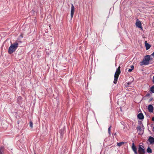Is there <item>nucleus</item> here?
<instances>
[{"label":"nucleus","instance_id":"nucleus-1","mask_svg":"<svg viewBox=\"0 0 154 154\" xmlns=\"http://www.w3.org/2000/svg\"><path fill=\"white\" fill-rule=\"evenodd\" d=\"M18 44L17 42L13 44H11L9 48L8 52L9 54H11L12 53L15 52L18 47Z\"/></svg>","mask_w":154,"mask_h":154},{"label":"nucleus","instance_id":"nucleus-2","mask_svg":"<svg viewBox=\"0 0 154 154\" xmlns=\"http://www.w3.org/2000/svg\"><path fill=\"white\" fill-rule=\"evenodd\" d=\"M150 57V56L149 55L145 56L143 60L140 62V65H147L149 64V61L151 59Z\"/></svg>","mask_w":154,"mask_h":154},{"label":"nucleus","instance_id":"nucleus-3","mask_svg":"<svg viewBox=\"0 0 154 154\" xmlns=\"http://www.w3.org/2000/svg\"><path fill=\"white\" fill-rule=\"evenodd\" d=\"M120 66H119L116 69L114 75V79L113 83L115 84H116L119 76L120 73Z\"/></svg>","mask_w":154,"mask_h":154},{"label":"nucleus","instance_id":"nucleus-4","mask_svg":"<svg viewBox=\"0 0 154 154\" xmlns=\"http://www.w3.org/2000/svg\"><path fill=\"white\" fill-rule=\"evenodd\" d=\"M138 151L139 154H144L145 151L143 146L140 145L139 146Z\"/></svg>","mask_w":154,"mask_h":154},{"label":"nucleus","instance_id":"nucleus-5","mask_svg":"<svg viewBox=\"0 0 154 154\" xmlns=\"http://www.w3.org/2000/svg\"><path fill=\"white\" fill-rule=\"evenodd\" d=\"M136 25L137 27L140 28L141 29H142V27L141 23L140 22V21L138 19H137L136 20Z\"/></svg>","mask_w":154,"mask_h":154},{"label":"nucleus","instance_id":"nucleus-6","mask_svg":"<svg viewBox=\"0 0 154 154\" xmlns=\"http://www.w3.org/2000/svg\"><path fill=\"white\" fill-rule=\"evenodd\" d=\"M75 8L73 4H72L71 8V18H72L74 14Z\"/></svg>","mask_w":154,"mask_h":154},{"label":"nucleus","instance_id":"nucleus-7","mask_svg":"<svg viewBox=\"0 0 154 154\" xmlns=\"http://www.w3.org/2000/svg\"><path fill=\"white\" fill-rule=\"evenodd\" d=\"M131 148L135 154H137V148L136 146L134 145V143H133Z\"/></svg>","mask_w":154,"mask_h":154},{"label":"nucleus","instance_id":"nucleus-8","mask_svg":"<svg viewBox=\"0 0 154 154\" xmlns=\"http://www.w3.org/2000/svg\"><path fill=\"white\" fill-rule=\"evenodd\" d=\"M148 109L150 112H152L153 111V107L152 105L150 104L148 106Z\"/></svg>","mask_w":154,"mask_h":154},{"label":"nucleus","instance_id":"nucleus-9","mask_svg":"<svg viewBox=\"0 0 154 154\" xmlns=\"http://www.w3.org/2000/svg\"><path fill=\"white\" fill-rule=\"evenodd\" d=\"M145 46L146 48V50H148L150 48L151 45L149 43H148L146 41H145Z\"/></svg>","mask_w":154,"mask_h":154},{"label":"nucleus","instance_id":"nucleus-10","mask_svg":"<svg viewBox=\"0 0 154 154\" xmlns=\"http://www.w3.org/2000/svg\"><path fill=\"white\" fill-rule=\"evenodd\" d=\"M137 117L140 119H142L144 118V116L142 113H140L137 115Z\"/></svg>","mask_w":154,"mask_h":154},{"label":"nucleus","instance_id":"nucleus-11","mask_svg":"<svg viewBox=\"0 0 154 154\" xmlns=\"http://www.w3.org/2000/svg\"><path fill=\"white\" fill-rule=\"evenodd\" d=\"M150 143L151 144L154 143V138L151 137H149L148 139Z\"/></svg>","mask_w":154,"mask_h":154},{"label":"nucleus","instance_id":"nucleus-12","mask_svg":"<svg viewBox=\"0 0 154 154\" xmlns=\"http://www.w3.org/2000/svg\"><path fill=\"white\" fill-rule=\"evenodd\" d=\"M137 131H140L141 132L140 134H142L143 133L142 128L140 126H139L137 128Z\"/></svg>","mask_w":154,"mask_h":154},{"label":"nucleus","instance_id":"nucleus-13","mask_svg":"<svg viewBox=\"0 0 154 154\" xmlns=\"http://www.w3.org/2000/svg\"><path fill=\"white\" fill-rule=\"evenodd\" d=\"M131 82H128L125 84V86L126 88H128L129 86V85L131 84Z\"/></svg>","mask_w":154,"mask_h":154},{"label":"nucleus","instance_id":"nucleus-14","mask_svg":"<svg viewBox=\"0 0 154 154\" xmlns=\"http://www.w3.org/2000/svg\"><path fill=\"white\" fill-rule=\"evenodd\" d=\"M147 152L148 153H152V150L149 147H148L147 149Z\"/></svg>","mask_w":154,"mask_h":154},{"label":"nucleus","instance_id":"nucleus-15","mask_svg":"<svg viewBox=\"0 0 154 154\" xmlns=\"http://www.w3.org/2000/svg\"><path fill=\"white\" fill-rule=\"evenodd\" d=\"M124 144V143L123 142H121L119 143H118L117 145L119 146H122L123 144Z\"/></svg>","mask_w":154,"mask_h":154},{"label":"nucleus","instance_id":"nucleus-16","mask_svg":"<svg viewBox=\"0 0 154 154\" xmlns=\"http://www.w3.org/2000/svg\"><path fill=\"white\" fill-rule=\"evenodd\" d=\"M150 91L152 93H154V86H153L151 87L150 88Z\"/></svg>","mask_w":154,"mask_h":154},{"label":"nucleus","instance_id":"nucleus-17","mask_svg":"<svg viewBox=\"0 0 154 154\" xmlns=\"http://www.w3.org/2000/svg\"><path fill=\"white\" fill-rule=\"evenodd\" d=\"M29 125L32 128L33 127V123L31 121L29 122Z\"/></svg>","mask_w":154,"mask_h":154},{"label":"nucleus","instance_id":"nucleus-18","mask_svg":"<svg viewBox=\"0 0 154 154\" xmlns=\"http://www.w3.org/2000/svg\"><path fill=\"white\" fill-rule=\"evenodd\" d=\"M111 126L109 127L108 129V133L109 134H110Z\"/></svg>","mask_w":154,"mask_h":154},{"label":"nucleus","instance_id":"nucleus-19","mask_svg":"<svg viewBox=\"0 0 154 154\" xmlns=\"http://www.w3.org/2000/svg\"><path fill=\"white\" fill-rule=\"evenodd\" d=\"M131 69H132V70H133V69H134V66L133 65H131Z\"/></svg>","mask_w":154,"mask_h":154},{"label":"nucleus","instance_id":"nucleus-20","mask_svg":"<svg viewBox=\"0 0 154 154\" xmlns=\"http://www.w3.org/2000/svg\"><path fill=\"white\" fill-rule=\"evenodd\" d=\"M132 69H129L128 70V71L129 72H131L132 71Z\"/></svg>","mask_w":154,"mask_h":154},{"label":"nucleus","instance_id":"nucleus-21","mask_svg":"<svg viewBox=\"0 0 154 154\" xmlns=\"http://www.w3.org/2000/svg\"><path fill=\"white\" fill-rule=\"evenodd\" d=\"M2 148H0V154H2L1 151Z\"/></svg>","mask_w":154,"mask_h":154},{"label":"nucleus","instance_id":"nucleus-22","mask_svg":"<svg viewBox=\"0 0 154 154\" xmlns=\"http://www.w3.org/2000/svg\"><path fill=\"white\" fill-rule=\"evenodd\" d=\"M152 82L154 83V76L153 77V79L152 80Z\"/></svg>","mask_w":154,"mask_h":154},{"label":"nucleus","instance_id":"nucleus-23","mask_svg":"<svg viewBox=\"0 0 154 154\" xmlns=\"http://www.w3.org/2000/svg\"><path fill=\"white\" fill-rule=\"evenodd\" d=\"M151 55L153 56V57H154V52Z\"/></svg>","mask_w":154,"mask_h":154},{"label":"nucleus","instance_id":"nucleus-24","mask_svg":"<svg viewBox=\"0 0 154 154\" xmlns=\"http://www.w3.org/2000/svg\"><path fill=\"white\" fill-rule=\"evenodd\" d=\"M152 120L153 121H154V117H153L152 118Z\"/></svg>","mask_w":154,"mask_h":154},{"label":"nucleus","instance_id":"nucleus-25","mask_svg":"<svg viewBox=\"0 0 154 154\" xmlns=\"http://www.w3.org/2000/svg\"><path fill=\"white\" fill-rule=\"evenodd\" d=\"M21 36L22 37H23V36H22V35H21Z\"/></svg>","mask_w":154,"mask_h":154},{"label":"nucleus","instance_id":"nucleus-26","mask_svg":"<svg viewBox=\"0 0 154 154\" xmlns=\"http://www.w3.org/2000/svg\"><path fill=\"white\" fill-rule=\"evenodd\" d=\"M153 129L154 130V127L153 128Z\"/></svg>","mask_w":154,"mask_h":154}]
</instances>
